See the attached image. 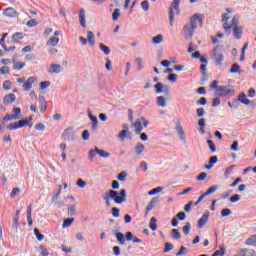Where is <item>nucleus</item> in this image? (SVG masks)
I'll return each instance as SVG.
<instances>
[{
  "instance_id": "34",
  "label": "nucleus",
  "mask_w": 256,
  "mask_h": 256,
  "mask_svg": "<svg viewBox=\"0 0 256 256\" xmlns=\"http://www.w3.org/2000/svg\"><path fill=\"white\" fill-rule=\"evenodd\" d=\"M155 203H157V198H153L147 205L146 207V215H149V211H151V209H153Z\"/></svg>"
},
{
  "instance_id": "64",
  "label": "nucleus",
  "mask_w": 256,
  "mask_h": 256,
  "mask_svg": "<svg viewBox=\"0 0 256 256\" xmlns=\"http://www.w3.org/2000/svg\"><path fill=\"white\" fill-rule=\"evenodd\" d=\"M120 213H121V210H119V208H116V207L112 208V217L117 218L119 217Z\"/></svg>"
},
{
  "instance_id": "5",
  "label": "nucleus",
  "mask_w": 256,
  "mask_h": 256,
  "mask_svg": "<svg viewBox=\"0 0 256 256\" xmlns=\"http://www.w3.org/2000/svg\"><path fill=\"white\" fill-rule=\"evenodd\" d=\"M211 59H213L218 67L223 65V61H225V55H223V48L221 46H215L213 48Z\"/></svg>"
},
{
  "instance_id": "30",
  "label": "nucleus",
  "mask_w": 256,
  "mask_h": 256,
  "mask_svg": "<svg viewBox=\"0 0 256 256\" xmlns=\"http://www.w3.org/2000/svg\"><path fill=\"white\" fill-rule=\"evenodd\" d=\"M152 43L153 45H161V43H163V36L161 34L154 36L152 38Z\"/></svg>"
},
{
  "instance_id": "21",
  "label": "nucleus",
  "mask_w": 256,
  "mask_h": 256,
  "mask_svg": "<svg viewBox=\"0 0 256 256\" xmlns=\"http://www.w3.org/2000/svg\"><path fill=\"white\" fill-rule=\"evenodd\" d=\"M245 245L248 247H256V235L250 236L246 241Z\"/></svg>"
},
{
  "instance_id": "28",
  "label": "nucleus",
  "mask_w": 256,
  "mask_h": 256,
  "mask_svg": "<svg viewBox=\"0 0 256 256\" xmlns=\"http://www.w3.org/2000/svg\"><path fill=\"white\" fill-rule=\"evenodd\" d=\"M97 155L99 157H102L103 159H107V158L111 157V153H109L103 149H97Z\"/></svg>"
},
{
  "instance_id": "16",
  "label": "nucleus",
  "mask_w": 256,
  "mask_h": 256,
  "mask_svg": "<svg viewBox=\"0 0 256 256\" xmlns=\"http://www.w3.org/2000/svg\"><path fill=\"white\" fill-rule=\"evenodd\" d=\"M123 130L120 131V133L118 134L119 139H121V141H125V137H127V133H129V125L127 124H123Z\"/></svg>"
},
{
  "instance_id": "44",
  "label": "nucleus",
  "mask_w": 256,
  "mask_h": 256,
  "mask_svg": "<svg viewBox=\"0 0 256 256\" xmlns=\"http://www.w3.org/2000/svg\"><path fill=\"white\" fill-rule=\"evenodd\" d=\"M207 144L212 153L217 151V146H215V143L212 140H207Z\"/></svg>"
},
{
  "instance_id": "33",
  "label": "nucleus",
  "mask_w": 256,
  "mask_h": 256,
  "mask_svg": "<svg viewBox=\"0 0 256 256\" xmlns=\"http://www.w3.org/2000/svg\"><path fill=\"white\" fill-rule=\"evenodd\" d=\"M157 103L159 107H167V100L163 96L157 97Z\"/></svg>"
},
{
  "instance_id": "20",
  "label": "nucleus",
  "mask_w": 256,
  "mask_h": 256,
  "mask_svg": "<svg viewBox=\"0 0 256 256\" xmlns=\"http://www.w3.org/2000/svg\"><path fill=\"white\" fill-rule=\"evenodd\" d=\"M86 39L90 47H95V34L92 31L88 32Z\"/></svg>"
},
{
  "instance_id": "32",
  "label": "nucleus",
  "mask_w": 256,
  "mask_h": 256,
  "mask_svg": "<svg viewBox=\"0 0 256 256\" xmlns=\"http://www.w3.org/2000/svg\"><path fill=\"white\" fill-rule=\"evenodd\" d=\"M12 221H13L12 227H13V229H15V233H18V231H19V217L18 216H13Z\"/></svg>"
},
{
  "instance_id": "53",
  "label": "nucleus",
  "mask_w": 256,
  "mask_h": 256,
  "mask_svg": "<svg viewBox=\"0 0 256 256\" xmlns=\"http://www.w3.org/2000/svg\"><path fill=\"white\" fill-rule=\"evenodd\" d=\"M225 255V248L221 247L220 250H216L212 256H223Z\"/></svg>"
},
{
  "instance_id": "23",
  "label": "nucleus",
  "mask_w": 256,
  "mask_h": 256,
  "mask_svg": "<svg viewBox=\"0 0 256 256\" xmlns=\"http://www.w3.org/2000/svg\"><path fill=\"white\" fill-rule=\"evenodd\" d=\"M18 119H21V116L13 115V114H6L3 118V122L5 121H17Z\"/></svg>"
},
{
  "instance_id": "45",
  "label": "nucleus",
  "mask_w": 256,
  "mask_h": 256,
  "mask_svg": "<svg viewBox=\"0 0 256 256\" xmlns=\"http://www.w3.org/2000/svg\"><path fill=\"white\" fill-rule=\"evenodd\" d=\"M182 231L185 235H189L191 231V223L187 222L185 226L182 228Z\"/></svg>"
},
{
  "instance_id": "37",
  "label": "nucleus",
  "mask_w": 256,
  "mask_h": 256,
  "mask_svg": "<svg viewBox=\"0 0 256 256\" xmlns=\"http://www.w3.org/2000/svg\"><path fill=\"white\" fill-rule=\"evenodd\" d=\"M22 38H23V33L17 32V33H15V34H13V36H12V41H13L14 43H18L19 40L22 39Z\"/></svg>"
},
{
  "instance_id": "31",
  "label": "nucleus",
  "mask_w": 256,
  "mask_h": 256,
  "mask_svg": "<svg viewBox=\"0 0 256 256\" xmlns=\"http://www.w3.org/2000/svg\"><path fill=\"white\" fill-rule=\"evenodd\" d=\"M59 44V37H51L48 41H47V45H50L51 47H55L56 45Z\"/></svg>"
},
{
  "instance_id": "40",
  "label": "nucleus",
  "mask_w": 256,
  "mask_h": 256,
  "mask_svg": "<svg viewBox=\"0 0 256 256\" xmlns=\"http://www.w3.org/2000/svg\"><path fill=\"white\" fill-rule=\"evenodd\" d=\"M121 17V10L119 8H116L114 12L112 13V19L113 21H117Z\"/></svg>"
},
{
  "instance_id": "36",
  "label": "nucleus",
  "mask_w": 256,
  "mask_h": 256,
  "mask_svg": "<svg viewBox=\"0 0 256 256\" xmlns=\"http://www.w3.org/2000/svg\"><path fill=\"white\" fill-rule=\"evenodd\" d=\"M99 47L100 50L104 52V55H109L111 53V49L107 45L100 43Z\"/></svg>"
},
{
  "instance_id": "7",
  "label": "nucleus",
  "mask_w": 256,
  "mask_h": 256,
  "mask_svg": "<svg viewBox=\"0 0 256 256\" xmlns=\"http://www.w3.org/2000/svg\"><path fill=\"white\" fill-rule=\"evenodd\" d=\"M187 215L185 212H179L175 217L172 218L171 220V225L172 227H177L179 225V221H185V218Z\"/></svg>"
},
{
  "instance_id": "18",
  "label": "nucleus",
  "mask_w": 256,
  "mask_h": 256,
  "mask_svg": "<svg viewBox=\"0 0 256 256\" xmlns=\"http://www.w3.org/2000/svg\"><path fill=\"white\" fill-rule=\"evenodd\" d=\"M39 104H40V111L42 113H45V111L47 110V101L45 100V96H39Z\"/></svg>"
},
{
  "instance_id": "22",
  "label": "nucleus",
  "mask_w": 256,
  "mask_h": 256,
  "mask_svg": "<svg viewBox=\"0 0 256 256\" xmlns=\"http://www.w3.org/2000/svg\"><path fill=\"white\" fill-rule=\"evenodd\" d=\"M219 161L217 156L210 157L209 163L205 165V169H213V165Z\"/></svg>"
},
{
  "instance_id": "51",
  "label": "nucleus",
  "mask_w": 256,
  "mask_h": 256,
  "mask_svg": "<svg viewBox=\"0 0 256 256\" xmlns=\"http://www.w3.org/2000/svg\"><path fill=\"white\" fill-rule=\"evenodd\" d=\"M76 185L80 187L81 189L85 188L87 186V182L83 181V179L79 178L76 182Z\"/></svg>"
},
{
  "instance_id": "11",
  "label": "nucleus",
  "mask_w": 256,
  "mask_h": 256,
  "mask_svg": "<svg viewBox=\"0 0 256 256\" xmlns=\"http://www.w3.org/2000/svg\"><path fill=\"white\" fill-rule=\"evenodd\" d=\"M37 81L36 77H29L26 82L23 84L24 91H29L33 87V83Z\"/></svg>"
},
{
  "instance_id": "42",
  "label": "nucleus",
  "mask_w": 256,
  "mask_h": 256,
  "mask_svg": "<svg viewBox=\"0 0 256 256\" xmlns=\"http://www.w3.org/2000/svg\"><path fill=\"white\" fill-rule=\"evenodd\" d=\"M171 235L173 239H181V232H179V229H172Z\"/></svg>"
},
{
  "instance_id": "39",
  "label": "nucleus",
  "mask_w": 256,
  "mask_h": 256,
  "mask_svg": "<svg viewBox=\"0 0 256 256\" xmlns=\"http://www.w3.org/2000/svg\"><path fill=\"white\" fill-rule=\"evenodd\" d=\"M13 63H14L13 69L15 71H21V69H23V67H25V62H22L19 64V62L13 61Z\"/></svg>"
},
{
  "instance_id": "6",
  "label": "nucleus",
  "mask_w": 256,
  "mask_h": 256,
  "mask_svg": "<svg viewBox=\"0 0 256 256\" xmlns=\"http://www.w3.org/2000/svg\"><path fill=\"white\" fill-rule=\"evenodd\" d=\"M179 5H181V0H173L172 7L169 8V21L171 27H173L175 23V13L176 15H179L181 13ZM173 11H175V13Z\"/></svg>"
},
{
  "instance_id": "10",
  "label": "nucleus",
  "mask_w": 256,
  "mask_h": 256,
  "mask_svg": "<svg viewBox=\"0 0 256 256\" xmlns=\"http://www.w3.org/2000/svg\"><path fill=\"white\" fill-rule=\"evenodd\" d=\"M63 72V67L61 66V64H51L48 68V73H62Z\"/></svg>"
},
{
  "instance_id": "57",
  "label": "nucleus",
  "mask_w": 256,
  "mask_h": 256,
  "mask_svg": "<svg viewBox=\"0 0 256 256\" xmlns=\"http://www.w3.org/2000/svg\"><path fill=\"white\" fill-rule=\"evenodd\" d=\"M125 179H127V172L125 171H122L118 174V180L119 181H125Z\"/></svg>"
},
{
  "instance_id": "8",
  "label": "nucleus",
  "mask_w": 256,
  "mask_h": 256,
  "mask_svg": "<svg viewBox=\"0 0 256 256\" xmlns=\"http://www.w3.org/2000/svg\"><path fill=\"white\" fill-rule=\"evenodd\" d=\"M238 101L243 103V105H251V100L247 99V95H245V93H241L238 96V100H233V105H237Z\"/></svg>"
},
{
  "instance_id": "3",
  "label": "nucleus",
  "mask_w": 256,
  "mask_h": 256,
  "mask_svg": "<svg viewBox=\"0 0 256 256\" xmlns=\"http://www.w3.org/2000/svg\"><path fill=\"white\" fill-rule=\"evenodd\" d=\"M210 87L214 89V93L217 97L229 98L235 95V90L233 88H229L228 86H219V81L217 80H214Z\"/></svg>"
},
{
  "instance_id": "54",
  "label": "nucleus",
  "mask_w": 256,
  "mask_h": 256,
  "mask_svg": "<svg viewBox=\"0 0 256 256\" xmlns=\"http://www.w3.org/2000/svg\"><path fill=\"white\" fill-rule=\"evenodd\" d=\"M47 87H51V82L50 81H42L40 82V89H47Z\"/></svg>"
},
{
  "instance_id": "41",
  "label": "nucleus",
  "mask_w": 256,
  "mask_h": 256,
  "mask_svg": "<svg viewBox=\"0 0 256 256\" xmlns=\"http://www.w3.org/2000/svg\"><path fill=\"white\" fill-rule=\"evenodd\" d=\"M8 131H15V129H20L19 122L10 123L7 126Z\"/></svg>"
},
{
  "instance_id": "12",
  "label": "nucleus",
  "mask_w": 256,
  "mask_h": 256,
  "mask_svg": "<svg viewBox=\"0 0 256 256\" xmlns=\"http://www.w3.org/2000/svg\"><path fill=\"white\" fill-rule=\"evenodd\" d=\"M3 15H5V17H17L19 12L13 7H8L3 11Z\"/></svg>"
},
{
  "instance_id": "61",
  "label": "nucleus",
  "mask_w": 256,
  "mask_h": 256,
  "mask_svg": "<svg viewBox=\"0 0 256 256\" xmlns=\"http://www.w3.org/2000/svg\"><path fill=\"white\" fill-rule=\"evenodd\" d=\"M141 7H142L143 11H149V1H147V0L142 1Z\"/></svg>"
},
{
  "instance_id": "47",
  "label": "nucleus",
  "mask_w": 256,
  "mask_h": 256,
  "mask_svg": "<svg viewBox=\"0 0 256 256\" xmlns=\"http://www.w3.org/2000/svg\"><path fill=\"white\" fill-rule=\"evenodd\" d=\"M34 235L36 236L38 241H43V239H45V236L43 234L39 233V229H37V228L34 229Z\"/></svg>"
},
{
  "instance_id": "26",
  "label": "nucleus",
  "mask_w": 256,
  "mask_h": 256,
  "mask_svg": "<svg viewBox=\"0 0 256 256\" xmlns=\"http://www.w3.org/2000/svg\"><path fill=\"white\" fill-rule=\"evenodd\" d=\"M36 251L40 253V256H49V251L43 245L36 247Z\"/></svg>"
},
{
  "instance_id": "59",
  "label": "nucleus",
  "mask_w": 256,
  "mask_h": 256,
  "mask_svg": "<svg viewBox=\"0 0 256 256\" xmlns=\"http://www.w3.org/2000/svg\"><path fill=\"white\" fill-rule=\"evenodd\" d=\"M218 187L217 186H211L210 188H208V190L205 192L206 197L208 195H211V193H215V191H217Z\"/></svg>"
},
{
  "instance_id": "17",
  "label": "nucleus",
  "mask_w": 256,
  "mask_h": 256,
  "mask_svg": "<svg viewBox=\"0 0 256 256\" xmlns=\"http://www.w3.org/2000/svg\"><path fill=\"white\" fill-rule=\"evenodd\" d=\"M79 21H80L81 27H83L85 29V27H87V24H86V20H85V9H83V8H81L79 11Z\"/></svg>"
},
{
  "instance_id": "13",
  "label": "nucleus",
  "mask_w": 256,
  "mask_h": 256,
  "mask_svg": "<svg viewBox=\"0 0 256 256\" xmlns=\"http://www.w3.org/2000/svg\"><path fill=\"white\" fill-rule=\"evenodd\" d=\"M133 127L135 128L136 135H141V132L143 131V120H136V122L133 123Z\"/></svg>"
},
{
  "instance_id": "62",
  "label": "nucleus",
  "mask_w": 256,
  "mask_h": 256,
  "mask_svg": "<svg viewBox=\"0 0 256 256\" xmlns=\"http://www.w3.org/2000/svg\"><path fill=\"white\" fill-rule=\"evenodd\" d=\"M163 189V187H157L148 192V195H156V193H160V191Z\"/></svg>"
},
{
  "instance_id": "49",
  "label": "nucleus",
  "mask_w": 256,
  "mask_h": 256,
  "mask_svg": "<svg viewBox=\"0 0 256 256\" xmlns=\"http://www.w3.org/2000/svg\"><path fill=\"white\" fill-rule=\"evenodd\" d=\"M163 83L158 82L157 84H155L154 88L156 93H163Z\"/></svg>"
},
{
  "instance_id": "50",
  "label": "nucleus",
  "mask_w": 256,
  "mask_h": 256,
  "mask_svg": "<svg viewBox=\"0 0 256 256\" xmlns=\"http://www.w3.org/2000/svg\"><path fill=\"white\" fill-rule=\"evenodd\" d=\"M169 251H173V245L171 244V242H166L163 253H169Z\"/></svg>"
},
{
  "instance_id": "19",
  "label": "nucleus",
  "mask_w": 256,
  "mask_h": 256,
  "mask_svg": "<svg viewBox=\"0 0 256 256\" xmlns=\"http://www.w3.org/2000/svg\"><path fill=\"white\" fill-rule=\"evenodd\" d=\"M15 99H16L15 94L11 93V94L4 96L3 103L5 105H11V103H13L15 101Z\"/></svg>"
},
{
  "instance_id": "38",
  "label": "nucleus",
  "mask_w": 256,
  "mask_h": 256,
  "mask_svg": "<svg viewBox=\"0 0 256 256\" xmlns=\"http://www.w3.org/2000/svg\"><path fill=\"white\" fill-rule=\"evenodd\" d=\"M144 151H145V145H143L142 143H137L136 145L137 155H141V153H143Z\"/></svg>"
},
{
  "instance_id": "25",
  "label": "nucleus",
  "mask_w": 256,
  "mask_h": 256,
  "mask_svg": "<svg viewBox=\"0 0 256 256\" xmlns=\"http://www.w3.org/2000/svg\"><path fill=\"white\" fill-rule=\"evenodd\" d=\"M176 131H177L180 139H185V130L183 129V126L181 125V123L177 124Z\"/></svg>"
},
{
  "instance_id": "14",
  "label": "nucleus",
  "mask_w": 256,
  "mask_h": 256,
  "mask_svg": "<svg viewBox=\"0 0 256 256\" xmlns=\"http://www.w3.org/2000/svg\"><path fill=\"white\" fill-rule=\"evenodd\" d=\"M31 121H33V116H29V118L23 119V120H19L18 121V127H31Z\"/></svg>"
},
{
  "instance_id": "48",
  "label": "nucleus",
  "mask_w": 256,
  "mask_h": 256,
  "mask_svg": "<svg viewBox=\"0 0 256 256\" xmlns=\"http://www.w3.org/2000/svg\"><path fill=\"white\" fill-rule=\"evenodd\" d=\"M68 215H70L71 217H75V215H77L75 205H71L68 207Z\"/></svg>"
},
{
  "instance_id": "24",
  "label": "nucleus",
  "mask_w": 256,
  "mask_h": 256,
  "mask_svg": "<svg viewBox=\"0 0 256 256\" xmlns=\"http://www.w3.org/2000/svg\"><path fill=\"white\" fill-rule=\"evenodd\" d=\"M88 117L92 120V131H95V128L97 127V117L93 115L91 110H88Z\"/></svg>"
},
{
  "instance_id": "2",
  "label": "nucleus",
  "mask_w": 256,
  "mask_h": 256,
  "mask_svg": "<svg viewBox=\"0 0 256 256\" xmlns=\"http://www.w3.org/2000/svg\"><path fill=\"white\" fill-rule=\"evenodd\" d=\"M127 197V190L123 189L120 191V196L119 192L115 190H109L106 192L103 196L104 201H106V207H111V199H114L115 203L118 205L123 203Z\"/></svg>"
},
{
  "instance_id": "27",
  "label": "nucleus",
  "mask_w": 256,
  "mask_h": 256,
  "mask_svg": "<svg viewBox=\"0 0 256 256\" xmlns=\"http://www.w3.org/2000/svg\"><path fill=\"white\" fill-rule=\"evenodd\" d=\"M74 222H75V218L64 219L62 224L63 229H67V227H71V225H73Z\"/></svg>"
},
{
  "instance_id": "46",
  "label": "nucleus",
  "mask_w": 256,
  "mask_h": 256,
  "mask_svg": "<svg viewBox=\"0 0 256 256\" xmlns=\"http://www.w3.org/2000/svg\"><path fill=\"white\" fill-rule=\"evenodd\" d=\"M198 125L202 134L205 133V120L203 118L199 119Z\"/></svg>"
},
{
  "instance_id": "60",
  "label": "nucleus",
  "mask_w": 256,
  "mask_h": 256,
  "mask_svg": "<svg viewBox=\"0 0 256 256\" xmlns=\"http://www.w3.org/2000/svg\"><path fill=\"white\" fill-rule=\"evenodd\" d=\"M37 25H39V22L35 19H31L27 22V27H37Z\"/></svg>"
},
{
  "instance_id": "63",
  "label": "nucleus",
  "mask_w": 256,
  "mask_h": 256,
  "mask_svg": "<svg viewBox=\"0 0 256 256\" xmlns=\"http://www.w3.org/2000/svg\"><path fill=\"white\" fill-rule=\"evenodd\" d=\"M21 193V190L19 188L12 189V192L10 193V197H17Z\"/></svg>"
},
{
  "instance_id": "1",
  "label": "nucleus",
  "mask_w": 256,
  "mask_h": 256,
  "mask_svg": "<svg viewBox=\"0 0 256 256\" xmlns=\"http://www.w3.org/2000/svg\"><path fill=\"white\" fill-rule=\"evenodd\" d=\"M197 21H199V23H203V18H201L200 14H194L190 17V24L184 25L182 35L185 39H193V35L197 29Z\"/></svg>"
},
{
  "instance_id": "15",
  "label": "nucleus",
  "mask_w": 256,
  "mask_h": 256,
  "mask_svg": "<svg viewBox=\"0 0 256 256\" xmlns=\"http://www.w3.org/2000/svg\"><path fill=\"white\" fill-rule=\"evenodd\" d=\"M229 19H230V17H229V14H227V13H224V14H222V27H223V29H224V31H229V29H230V25H229Z\"/></svg>"
},
{
  "instance_id": "29",
  "label": "nucleus",
  "mask_w": 256,
  "mask_h": 256,
  "mask_svg": "<svg viewBox=\"0 0 256 256\" xmlns=\"http://www.w3.org/2000/svg\"><path fill=\"white\" fill-rule=\"evenodd\" d=\"M116 239H117L119 245H125L126 238L123 233H121V232L116 233Z\"/></svg>"
},
{
  "instance_id": "4",
  "label": "nucleus",
  "mask_w": 256,
  "mask_h": 256,
  "mask_svg": "<svg viewBox=\"0 0 256 256\" xmlns=\"http://www.w3.org/2000/svg\"><path fill=\"white\" fill-rule=\"evenodd\" d=\"M229 31H226L227 35H231V29L235 39H242L243 37V27L239 26V20L236 16L232 18L231 24L229 26Z\"/></svg>"
},
{
  "instance_id": "58",
  "label": "nucleus",
  "mask_w": 256,
  "mask_h": 256,
  "mask_svg": "<svg viewBox=\"0 0 256 256\" xmlns=\"http://www.w3.org/2000/svg\"><path fill=\"white\" fill-rule=\"evenodd\" d=\"M231 215V209L225 208L221 211V217H229Z\"/></svg>"
},
{
  "instance_id": "52",
  "label": "nucleus",
  "mask_w": 256,
  "mask_h": 256,
  "mask_svg": "<svg viewBox=\"0 0 256 256\" xmlns=\"http://www.w3.org/2000/svg\"><path fill=\"white\" fill-rule=\"evenodd\" d=\"M237 201H241V195L235 194L230 197V203H237Z\"/></svg>"
},
{
  "instance_id": "56",
  "label": "nucleus",
  "mask_w": 256,
  "mask_h": 256,
  "mask_svg": "<svg viewBox=\"0 0 256 256\" xmlns=\"http://www.w3.org/2000/svg\"><path fill=\"white\" fill-rule=\"evenodd\" d=\"M177 256L187 255V248L185 246H181L179 251L176 253Z\"/></svg>"
},
{
  "instance_id": "9",
  "label": "nucleus",
  "mask_w": 256,
  "mask_h": 256,
  "mask_svg": "<svg viewBox=\"0 0 256 256\" xmlns=\"http://www.w3.org/2000/svg\"><path fill=\"white\" fill-rule=\"evenodd\" d=\"M207 221H209V211L204 213L202 217L198 220V229H203V227L207 225Z\"/></svg>"
},
{
  "instance_id": "35",
  "label": "nucleus",
  "mask_w": 256,
  "mask_h": 256,
  "mask_svg": "<svg viewBox=\"0 0 256 256\" xmlns=\"http://www.w3.org/2000/svg\"><path fill=\"white\" fill-rule=\"evenodd\" d=\"M149 227L152 231H157V218L155 217H152L150 219V224H149Z\"/></svg>"
},
{
  "instance_id": "43",
  "label": "nucleus",
  "mask_w": 256,
  "mask_h": 256,
  "mask_svg": "<svg viewBox=\"0 0 256 256\" xmlns=\"http://www.w3.org/2000/svg\"><path fill=\"white\" fill-rule=\"evenodd\" d=\"M230 73H241V66H239V64H233L231 69H230Z\"/></svg>"
},
{
  "instance_id": "55",
  "label": "nucleus",
  "mask_w": 256,
  "mask_h": 256,
  "mask_svg": "<svg viewBox=\"0 0 256 256\" xmlns=\"http://www.w3.org/2000/svg\"><path fill=\"white\" fill-rule=\"evenodd\" d=\"M105 67H106L107 71H113V66H112V63H111V59L106 58Z\"/></svg>"
}]
</instances>
